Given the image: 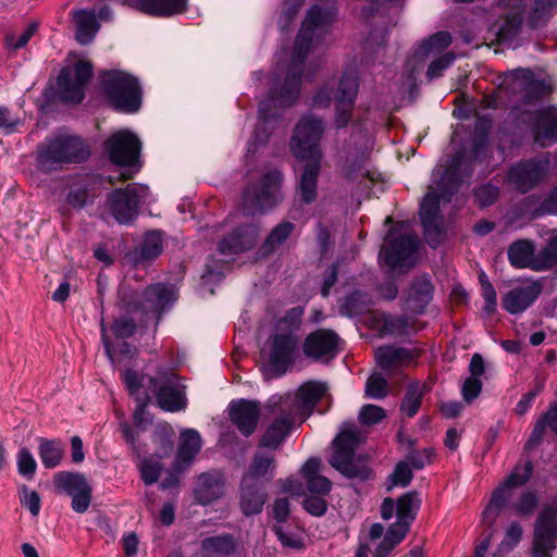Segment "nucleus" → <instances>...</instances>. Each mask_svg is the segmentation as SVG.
<instances>
[{
  "mask_svg": "<svg viewBox=\"0 0 557 557\" xmlns=\"http://www.w3.org/2000/svg\"><path fill=\"white\" fill-rule=\"evenodd\" d=\"M323 133L322 119L308 114L299 120L290 139L293 154L296 159L305 162L296 185V201L300 206H309L318 198V178L322 160L320 140Z\"/></svg>",
  "mask_w": 557,
  "mask_h": 557,
  "instance_id": "obj_1",
  "label": "nucleus"
},
{
  "mask_svg": "<svg viewBox=\"0 0 557 557\" xmlns=\"http://www.w3.org/2000/svg\"><path fill=\"white\" fill-rule=\"evenodd\" d=\"M88 144L78 135L58 134L46 137L36 150V168L44 174H51L70 164H81L90 158Z\"/></svg>",
  "mask_w": 557,
  "mask_h": 557,
  "instance_id": "obj_2",
  "label": "nucleus"
},
{
  "mask_svg": "<svg viewBox=\"0 0 557 557\" xmlns=\"http://www.w3.org/2000/svg\"><path fill=\"white\" fill-rule=\"evenodd\" d=\"M99 85L109 106L119 113H137L143 104L139 79L121 70H104L99 74Z\"/></svg>",
  "mask_w": 557,
  "mask_h": 557,
  "instance_id": "obj_3",
  "label": "nucleus"
},
{
  "mask_svg": "<svg viewBox=\"0 0 557 557\" xmlns=\"http://www.w3.org/2000/svg\"><path fill=\"white\" fill-rule=\"evenodd\" d=\"M358 92V75L355 72H344L339 78L336 91L329 85H323L317 89L312 97V106L325 109L334 100L335 126L337 129L346 128L351 121Z\"/></svg>",
  "mask_w": 557,
  "mask_h": 557,
  "instance_id": "obj_4",
  "label": "nucleus"
},
{
  "mask_svg": "<svg viewBox=\"0 0 557 557\" xmlns=\"http://www.w3.org/2000/svg\"><path fill=\"white\" fill-rule=\"evenodd\" d=\"M304 73L288 66L282 83L272 84L268 97L259 102L258 115L263 122H273L281 116V109L293 107L300 95Z\"/></svg>",
  "mask_w": 557,
  "mask_h": 557,
  "instance_id": "obj_5",
  "label": "nucleus"
},
{
  "mask_svg": "<svg viewBox=\"0 0 557 557\" xmlns=\"http://www.w3.org/2000/svg\"><path fill=\"white\" fill-rule=\"evenodd\" d=\"M148 389L162 411H185L188 406L187 386L183 383V377L173 370L159 369L154 375H150Z\"/></svg>",
  "mask_w": 557,
  "mask_h": 557,
  "instance_id": "obj_6",
  "label": "nucleus"
},
{
  "mask_svg": "<svg viewBox=\"0 0 557 557\" xmlns=\"http://www.w3.org/2000/svg\"><path fill=\"white\" fill-rule=\"evenodd\" d=\"M358 444L359 435L356 430H342L332 442L333 453L329 463L343 476L364 482L372 478V470L355 461Z\"/></svg>",
  "mask_w": 557,
  "mask_h": 557,
  "instance_id": "obj_7",
  "label": "nucleus"
},
{
  "mask_svg": "<svg viewBox=\"0 0 557 557\" xmlns=\"http://www.w3.org/2000/svg\"><path fill=\"white\" fill-rule=\"evenodd\" d=\"M283 173L278 170L265 172L260 180L249 185L243 194V202L250 213H265L282 201Z\"/></svg>",
  "mask_w": 557,
  "mask_h": 557,
  "instance_id": "obj_8",
  "label": "nucleus"
},
{
  "mask_svg": "<svg viewBox=\"0 0 557 557\" xmlns=\"http://www.w3.org/2000/svg\"><path fill=\"white\" fill-rule=\"evenodd\" d=\"M57 494L71 497V508L76 513H85L91 503L92 487L86 475L77 471H59L52 476Z\"/></svg>",
  "mask_w": 557,
  "mask_h": 557,
  "instance_id": "obj_9",
  "label": "nucleus"
},
{
  "mask_svg": "<svg viewBox=\"0 0 557 557\" xmlns=\"http://www.w3.org/2000/svg\"><path fill=\"white\" fill-rule=\"evenodd\" d=\"M103 148L111 163L122 168H133L139 164L141 141L129 129H120L110 135Z\"/></svg>",
  "mask_w": 557,
  "mask_h": 557,
  "instance_id": "obj_10",
  "label": "nucleus"
},
{
  "mask_svg": "<svg viewBox=\"0 0 557 557\" xmlns=\"http://www.w3.org/2000/svg\"><path fill=\"white\" fill-rule=\"evenodd\" d=\"M146 188L128 184L124 188H115L107 195V208L114 220L123 225H131L139 215L141 202L140 191Z\"/></svg>",
  "mask_w": 557,
  "mask_h": 557,
  "instance_id": "obj_11",
  "label": "nucleus"
},
{
  "mask_svg": "<svg viewBox=\"0 0 557 557\" xmlns=\"http://www.w3.org/2000/svg\"><path fill=\"white\" fill-rule=\"evenodd\" d=\"M419 249V240L413 234L394 235L389 232L379 253V261L388 269L395 270L404 267H412L409 262Z\"/></svg>",
  "mask_w": 557,
  "mask_h": 557,
  "instance_id": "obj_12",
  "label": "nucleus"
},
{
  "mask_svg": "<svg viewBox=\"0 0 557 557\" xmlns=\"http://www.w3.org/2000/svg\"><path fill=\"white\" fill-rule=\"evenodd\" d=\"M549 160L530 158L511 164L507 171V181L519 193L527 194L535 188L546 176Z\"/></svg>",
  "mask_w": 557,
  "mask_h": 557,
  "instance_id": "obj_13",
  "label": "nucleus"
},
{
  "mask_svg": "<svg viewBox=\"0 0 557 557\" xmlns=\"http://www.w3.org/2000/svg\"><path fill=\"white\" fill-rule=\"evenodd\" d=\"M106 182L107 178L102 174L86 173L77 176L69 186L66 203L76 211L92 206L104 188Z\"/></svg>",
  "mask_w": 557,
  "mask_h": 557,
  "instance_id": "obj_14",
  "label": "nucleus"
},
{
  "mask_svg": "<svg viewBox=\"0 0 557 557\" xmlns=\"http://www.w3.org/2000/svg\"><path fill=\"white\" fill-rule=\"evenodd\" d=\"M339 343L341 337L335 331L320 327L305 337L302 352L313 361L329 362L339 354Z\"/></svg>",
  "mask_w": 557,
  "mask_h": 557,
  "instance_id": "obj_15",
  "label": "nucleus"
},
{
  "mask_svg": "<svg viewBox=\"0 0 557 557\" xmlns=\"http://www.w3.org/2000/svg\"><path fill=\"white\" fill-rule=\"evenodd\" d=\"M259 234V222L240 223L218 242L216 250L224 256H236L249 251L257 245Z\"/></svg>",
  "mask_w": 557,
  "mask_h": 557,
  "instance_id": "obj_16",
  "label": "nucleus"
},
{
  "mask_svg": "<svg viewBox=\"0 0 557 557\" xmlns=\"http://www.w3.org/2000/svg\"><path fill=\"white\" fill-rule=\"evenodd\" d=\"M471 175L472 169L466 161L465 152L462 150L457 151L436 183V189L442 193L444 203H449L453 200L465 178Z\"/></svg>",
  "mask_w": 557,
  "mask_h": 557,
  "instance_id": "obj_17",
  "label": "nucleus"
},
{
  "mask_svg": "<svg viewBox=\"0 0 557 557\" xmlns=\"http://www.w3.org/2000/svg\"><path fill=\"white\" fill-rule=\"evenodd\" d=\"M298 339L293 333L272 336L269 354V369L274 376L284 375L294 363Z\"/></svg>",
  "mask_w": 557,
  "mask_h": 557,
  "instance_id": "obj_18",
  "label": "nucleus"
},
{
  "mask_svg": "<svg viewBox=\"0 0 557 557\" xmlns=\"http://www.w3.org/2000/svg\"><path fill=\"white\" fill-rule=\"evenodd\" d=\"M260 413V403L257 400L239 398L232 400L228 405L230 420L245 437L256 432Z\"/></svg>",
  "mask_w": 557,
  "mask_h": 557,
  "instance_id": "obj_19",
  "label": "nucleus"
},
{
  "mask_svg": "<svg viewBox=\"0 0 557 557\" xmlns=\"http://www.w3.org/2000/svg\"><path fill=\"white\" fill-rule=\"evenodd\" d=\"M175 300L176 295L173 287L164 283H154L144 289L135 309L160 315L164 310L170 308Z\"/></svg>",
  "mask_w": 557,
  "mask_h": 557,
  "instance_id": "obj_20",
  "label": "nucleus"
},
{
  "mask_svg": "<svg viewBox=\"0 0 557 557\" xmlns=\"http://www.w3.org/2000/svg\"><path fill=\"white\" fill-rule=\"evenodd\" d=\"M225 485V476L219 470L200 473L193 492L194 499L199 505H210L224 495Z\"/></svg>",
  "mask_w": 557,
  "mask_h": 557,
  "instance_id": "obj_21",
  "label": "nucleus"
},
{
  "mask_svg": "<svg viewBox=\"0 0 557 557\" xmlns=\"http://www.w3.org/2000/svg\"><path fill=\"white\" fill-rule=\"evenodd\" d=\"M267 486L264 482L240 479L239 508L244 516L251 517L262 512L268 499Z\"/></svg>",
  "mask_w": 557,
  "mask_h": 557,
  "instance_id": "obj_22",
  "label": "nucleus"
},
{
  "mask_svg": "<svg viewBox=\"0 0 557 557\" xmlns=\"http://www.w3.org/2000/svg\"><path fill=\"white\" fill-rule=\"evenodd\" d=\"M542 289L540 282L511 288L503 296L502 306L510 314L522 313L535 302Z\"/></svg>",
  "mask_w": 557,
  "mask_h": 557,
  "instance_id": "obj_23",
  "label": "nucleus"
},
{
  "mask_svg": "<svg viewBox=\"0 0 557 557\" xmlns=\"http://www.w3.org/2000/svg\"><path fill=\"white\" fill-rule=\"evenodd\" d=\"M163 232L152 230L145 233L141 243L126 255L128 261L135 267H145L157 259L163 251Z\"/></svg>",
  "mask_w": 557,
  "mask_h": 557,
  "instance_id": "obj_24",
  "label": "nucleus"
},
{
  "mask_svg": "<svg viewBox=\"0 0 557 557\" xmlns=\"http://www.w3.org/2000/svg\"><path fill=\"white\" fill-rule=\"evenodd\" d=\"M47 101L54 96L64 104H79L85 99V87L78 84L73 76L72 70L67 66L62 67L57 76V90L50 96L45 94Z\"/></svg>",
  "mask_w": 557,
  "mask_h": 557,
  "instance_id": "obj_25",
  "label": "nucleus"
},
{
  "mask_svg": "<svg viewBox=\"0 0 557 557\" xmlns=\"http://www.w3.org/2000/svg\"><path fill=\"white\" fill-rule=\"evenodd\" d=\"M123 4L154 17H170L187 10L188 0H125Z\"/></svg>",
  "mask_w": 557,
  "mask_h": 557,
  "instance_id": "obj_26",
  "label": "nucleus"
},
{
  "mask_svg": "<svg viewBox=\"0 0 557 557\" xmlns=\"http://www.w3.org/2000/svg\"><path fill=\"white\" fill-rule=\"evenodd\" d=\"M294 421L289 412H281L261 436L258 447L276 450L289 435Z\"/></svg>",
  "mask_w": 557,
  "mask_h": 557,
  "instance_id": "obj_27",
  "label": "nucleus"
},
{
  "mask_svg": "<svg viewBox=\"0 0 557 557\" xmlns=\"http://www.w3.org/2000/svg\"><path fill=\"white\" fill-rule=\"evenodd\" d=\"M337 14L338 8L334 3L313 4L307 11L300 28L309 32L312 36L318 29L329 30L335 23Z\"/></svg>",
  "mask_w": 557,
  "mask_h": 557,
  "instance_id": "obj_28",
  "label": "nucleus"
},
{
  "mask_svg": "<svg viewBox=\"0 0 557 557\" xmlns=\"http://www.w3.org/2000/svg\"><path fill=\"white\" fill-rule=\"evenodd\" d=\"M502 8L506 12L503 14L496 38L500 45H511L518 38L522 28L525 8H523V4Z\"/></svg>",
  "mask_w": 557,
  "mask_h": 557,
  "instance_id": "obj_29",
  "label": "nucleus"
},
{
  "mask_svg": "<svg viewBox=\"0 0 557 557\" xmlns=\"http://www.w3.org/2000/svg\"><path fill=\"white\" fill-rule=\"evenodd\" d=\"M276 467L277 463L273 454L257 451L242 478L264 482L268 485L275 476Z\"/></svg>",
  "mask_w": 557,
  "mask_h": 557,
  "instance_id": "obj_30",
  "label": "nucleus"
},
{
  "mask_svg": "<svg viewBox=\"0 0 557 557\" xmlns=\"http://www.w3.org/2000/svg\"><path fill=\"white\" fill-rule=\"evenodd\" d=\"M434 295V285L426 276H422L412 281L407 298V308L417 314L425 311L428 305L432 301Z\"/></svg>",
  "mask_w": 557,
  "mask_h": 557,
  "instance_id": "obj_31",
  "label": "nucleus"
},
{
  "mask_svg": "<svg viewBox=\"0 0 557 557\" xmlns=\"http://www.w3.org/2000/svg\"><path fill=\"white\" fill-rule=\"evenodd\" d=\"M533 132L536 141H557V107L547 106L535 111Z\"/></svg>",
  "mask_w": 557,
  "mask_h": 557,
  "instance_id": "obj_32",
  "label": "nucleus"
},
{
  "mask_svg": "<svg viewBox=\"0 0 557 557\" xmlns=\"http://www.w3.org/2000/svg\"><path fill=\"white\" fill-rule=\"evenodd\" d=\"M206 557H234L238 553L239 541L231 533L207 536L200 542Z\"/></svg>",
  "mask_w": 557,
  "mask_h": 557,
  "instance_id": "obj_33",
  "label": "nucleus"
},
{
  "mask_svg": "<svg viewBox=\"0 0 557 557\" xmlns=\"http://www.w3.org/2000/svg\"><path fill=\"white\" fill-rule=\"evenodd\" d=\"M201 449V437L197 430L187 429L181 434V442L177 447L173 467L183 471L185 465H189Z\"/></svg>",
  "mask_w": 557,
  "mask_h": 557,
  "instance_id": "obj_34",
  "label": "nucleus"
},
{
  "mask_svg": "<svg viewBox=\"0 0 557 557\" xmlns=\"http://www.w3.org/2000/svg\"><path fill=\"white\" fill-rule=\"evenodd\" d=\"M509 263L516 269L535 270L537 264V255L533 242L529 239L515 240L507 250Z\"/></svg>",
  "mask_w": 557,
  "mask_h": 557,
  "instance_id": "obj_35",
  "label": "nucleus"
},
{
  "mask_svg": "<svg viewBox=\"0 0 557 557\" xmlns=\"http://www.w3.org/2000/svg\"><path fill=\"white\" fill-rule=\"evenodd\" d=\"M546 430L557 437V401L549 403L547 410L537 418L525 443V448L531 449L541 444Z\"/></svg>",
  "mask_w": 557,
  "mask_h": 557,
  "instance_id": "obj_36",
  "label": "nucleus"
},
{
  "mask_svg": "<svg viewBox=\"0 0 557 557\" xmlns=\"http://www.w3.org/2000/svg\"><path fill=\"white\" fill-rule=\"evenodd\" d=\"M327 392V385L320 381L304 383L297 391L296 397L302 413L310 416L318 403Z\"/></svg>",
  "mask_w": 557,
  "mask_h": 557,
  "instance_id": "obj_37",
  "label": "nucleus"
},
{
  "mask_svg": "<svg viewBox=\"0 0 557 557\" xmlns=\"http://www.w3.org/2000/svg\"><path fill=\"white\" fill-rule=\"evenodd\" d=\"M38 443V456L46 469H54L62 463L65 445L60 438H47L39 436L36 438Z\"/></svg>",
  "mask_w": 557,
  "mask_h": 557,
  "instance_id": "obj_38",
  "label": "nucleus"
},
{
  "mask_svg": "<svg viewBox=\"0 0 557 557\" xmlns=\"http://www.w3.org/2000/svg\"><path fill=\"white\" fill-rule=\"evenodd\" d=\"M371 305L369 294L355 289L339 299L338 313L347 318L360 317L370 310Z\"/></svg>",
  "mask_w": 557,
  "mask_h": 557,
  "instance_id": "obj_39",
  "label": "nucleus"
},
{
  "mask_svg": "<svg viewBox=\"0 0 557 557\" xmlns=\"http://www.w3.org/2000/svg\"><path fill=\"white\" fill-rule=\"evenodd\" d=\"M375 358L382 370H391L396 366L410 362L413 359V354L411 349L406 347L385 345L377 348Z\"/></svg>",
  "mask_w": 557,
  "mask_h": 557,
  "instance_id": "obj_40",
  "label": "nucleus"
},
{
  "mask_svg": "<svg viewBox=\"0 0 557 557\" xmlns=\"http://www.w3.org/2000/svg\"><path fill=\"white\" fill-rule=\"evenodd\" d=\"M428 384H421L419 381L410 382L405 391L399 410L408 418H413L422 406L425 394L430 392Z\"/></svg>",
  "mask_w": 557,
  "mask_h": 557,
  "instance_id": "obj_41",
  "label": "nucleus"
},
{
  "mask_svg": "<svg viewBox=\"0 0 557 557\" xmlns=\"http://www.w3.org/2000/svg\"><path fill=\"white\" fill-rule=\"evenodd\" d=\"M76 23V40L86 45L94 39L100 28V24L97 20L96 13L90 10H78L75 13Z\"/></svg>",
  "mask_w": 557,
  "mask_h": 557,
  "instance_id": "obj_42",
  "label": "nucleus"
},
{
  "mask_svg": "<svg viewBox=\"0 0 557 557\" xmlns=\"http://www.w3.org/2000/svg\"><path fill=\"white\" fill-rule=\"evenodd\" d=\"M396 520L412 524L420 509L421 499L417 491H409L396 500Z\"/></svg>",
  "mask_w": 557,
  "mask_h": 557,
  "instance_id": "obj_43",
  "label": "nucleus"
},
{
  "mask_svg": "<svg viewBox=\"0 0 557 557\" xmlns=\"http://www.w3.org/2000/svg\"><path fill=\"white\" fill-rule=\"evenodd\" d=\"M453 42V37L449 32L440 30L426 39L422 40L421 44L417 47L414 51V58L418 60H423L431 52H442L446 48H448Z\"/></svg>",
  "mask_w": 557,
  "mask_h": 557,
  "instance_id": "obj_44",
  "label": "nucleus"
},
{
  "mask_svg": "<svg viewBox=\"0 0 557 557\" xmlns=\"http://www.w3.org/2000/svg\"><path fill=\"white\" fill-rule=\"evenodd\" d=\"M313 36L309 32L299 29L292 53V60L288 66H296L304 73L305 62L312 48Z\"/></svg>",
  "mask_w": 557,
  "mask_h": 557,
  "instance_id": "obj_45",
  "label": "nucleus"
},
{
  "mask_svg": "<svg viewBox=\"0 0 557 557\" xmlns=\"http://www.w3.org/2000/svg\"><path fill=\"white\" fill-rule=\"evenodd\" d=\"M425 243L432 249L440 247L446 236L444 216L420 220Z\"/></svg>",
  "mask_w": 557,
  "mask_h": 557,
  "instance_id": "obj_46",
  "label": "nucleus"
},
{
  "mask_svg": "<svg viewBox=\"0 0 557 557\" xmlns=\"http://www.w3.org/2000/svg\"><path fill=\"white\" fill-rule=\"evenodd\" d=\"M507 490H509V487H505V484L503 486H498L493 492L490 503L482 513L483 521L488 524V528H493L496 518L509 499Z\"/></svg>",
  "mask_w": 557,
  "mask_h": 557,
  "instance_id": "obj_47",
  "label": "nucleus"
},
{
  "mask_svg": "<svg viewBox=\"0 0 557 557\" xmlns=\"http://www.w3.org/2000/svg\"><path fill=\"white\" fill-rule=\"evenodd\" d=\"M413 480V469L407 461H398L392 473L386 478L385 488L391 492L395 487H407Z\"/></svg>",
  "mask_w": 557,
  "mask_h": 557,
  "instance_id": "obj_48",
  "label": "nucleus"
},
{
  "mask_svg": "<svg viewBox=\"0 0 557 557\" xmlns=\"http://www.w3.org/2000/svg\"><path fill=\"white\" fill-rule=\"evenodd\" d=\"M409 326V321L404 315H393L391 313H383L380 319V331L385 335H408Z\"/></svg>",
  "mask_w": 557,
  "mask_h": 557,
  "instance_id": "obj_49",
  "label": "nucleus"
},
{
  "mask_svg": "<svg viewBox=\"0 0 557 557\" xmlns=\"http://www.w3.org/2000/svg\"><path fill=\"white\" fill-rule=\"evenodd\" d=\"M533 534H557V509L545 505L539 512Z\"/></svg>",
  "mask_w": 557,
  "mask_h": 557,
  "instance_id": "obj_50",
  "label": "nucleus"
},
{
  "mask_svg": "<svg viewBox=\"0 0 557 557\" xmlns=\"http://www.w3.org/2000/svg\"><path fill=\"white\" fill-rule=\"evenodd\" d=\"M295 227L289 221L278 223L267 236L263 248L270 252L274 251L290 236Z\"/></svg>",
  "mask_w": 557,
  "mask_h": 557,
  "instance_id": "obj_51",
  "label": "nucleus"
},
{
  "mask_svg": "<svg viewBox=\"0 0 557 557\" xmlns=\"http://www.w3.org/2000/svg\"><path fill=\"white\" fill-rule=\"evenodd\" d=\"M441 201L444 202V197L442 193L436 189V191H428L419 208V218L420 220L425 219H434L443 216L441 213Z\"/></svg>",
  "mask_w": 557,
  "mask_h": 557,
  "instance_id": "obj_52",
  "label": "nucleus"
},
{
  "mask_svg": "<svg viewBox=\"0 0 557 557\" xmlns=\"http://www.w3.org/2000/svg\"><path fill=\"white\" fill-rule=\"evenodd\" d=\"M550 8L534 0L533 7L527 15V27L531 30H536L548 24L552 18Z\"/></svg>",
  "mask_w": 557,
  "mask_h": 557,
  "instance_id": "obj_53",
  "label": "nucleus"
},
{
  "mask_svg": "<svg viewBox=\"0 0 557 557\" xmlns=\"http://www.w3.org/2000/svg\"><path fill=\"white\" fill-rule=\"evenodd\" d=\"M37 461L27 447H21L16 454L17 473L27 481L34 480L37 471Z\"/></svg>",
  "mask_w": 557,
  "mask_h": 557,
  "instance_id": "obj_54",
  "label": "nucleus"
},
{
  "mask_svg": "<svg viewBox=\"0 0 557 557\" xmlns=\"http://www.w3.org/2000/svg\"><path fill=\"white\" fill-rule=\"evenodd\" d=\"M534 465L527 460L523 466L517 465L505 480V487L516 488L525 485L533 475Z\"/></svg>",
  "mask_w": 557,
  "mask_h": 557,
  "instance_id": "obj_55",
  "label": "nucleus"
},
{
  "mask_svg": "<svg viewBox=\"0 0 557 557\" xmlns=\"http://www.w3.org/2000/svg\"><path fill=\"white\" fill-rule=\"evenodd\" d=\"M122 380L129 396L134 400L139 398L141 395H150L149 389L141 391L144 386V375L140 372L128 368L123 372Z\"/></svg>",
  "mask_w": 557,
  "mask_h": 557,
  "instance_id": "obj_56",
  "label": "nucleus"
},
{
  "mask_svg": "<svg viewBox=\"0 0 557 557\" xmlns=\"http://www.w3.org/2000/svg\"><path fill=\"white\" fill-rule=\"evenodd\" d=\"M136 407L133 412V423L134 425L145 432L150 424H152V418L147 411V407L151 404L150 395H141L139 398L135 399Z\"/></svg>",
  "mask_w": 557,
  "mask_h": 557,
  "instance_id": "obj_57",
  "label": "nucleus"
},
{
  "mask_svg": "<svg viewBox=\"0 0 557 557\" xmlns=\"http://www.w3.org/2000/svg\"><path fill=\"white\" fill-rule=\"evenodd\" d=\"M557 534H533L532 557H553Z\"/></svg>",
  "mask_w": 557,
  "mask_h": 557,
  "instance_id": "obj_58",
  "label": "nucleus"
},
{
  "mask_svg": "<svg viewBox=\"0 0 557 557\" xmlns=\"http://www.w3.org/2000/svg\"><path fill=\"white\" fill-rule=\"evenodd\" d=\"M435 450L432 447H425L423 449L410 448L406 455L405 461L414 469L422 470L426 465H431L435 459Z\"/></svg>",
  "mask_w": 557,
  "mask_h": 557,
  "instance_id": "obj_59",
  "label": "nucleus"
},
{
  "mask_svg": "<svg viewBox=\"0 0 557 557\" xmlns=\"http://www.w3.org/2000/svg\"><path fill=\"white\" fill-rule=\"evenodd\" d=\"M557 264V235L548 240L545 247L537 253L535 271L550 269Z\"/></svg>",
  "mask_w": 557,
  "mask_h": 557,
  "instance_id": "obj_60",
  "label": "nucleus"
},
{
  "mask_svg": "<svg viewBox=\"0 0 557 557\" xmlns=\"http://www.w3.org/2000/svg\"><path fill=\"white\" fill-rule=\"evenodd\" d=\"M38 28H39L38 22L33 21L27 25V27L18 36L17 39H15V36L13 34H8L5 36L7 48L14 50V51L24 48L29 42V40L33 38V36L38 32Z\"/></svg>",
  "mask_w": 557,
  "mask_h": 557,
  "instance_id": "obj_61",
  "label": "nucleus"
},
{
  "mask_svg": "<svg viewBox=\"0 0 557 557\" xmlns=\"http://www.w3.org/2000/svg\"><path fill=\"white\" fill-rule=\"evenodd\" d=\"M539 506V496L533 491H524L513 505L516 512L522 517L531 516Z\"/></svg>",
  "mask_w": 557,
  "mask_h": 557,
  "instance_id": "obj_62",
  "label": "nucleus"
},
{
  "mask_svg": "<svg viewBox=\"0 0 557 557\" xmlns=\"http://www.w3.org/2000/svg\"><path fill=\"white\" fill-rule=\"evenodd\" d=\"M366 394L373 399H383L388 394L387 380L381 374H372L366 382Z\"/></svg>",
  "mask_w": 557,
  "mask_h": 557,
  "instance_id": "obj_63",
  "label": "nucleus"
},
{
  "mask_svg": "<svg viewBox=\"0 0 557 557\" xmlns=\"http://www.w3.org/2000/svg\"><path fill=\"white\" fill-rule=\"evenodd\" d=\"M162 469L163 467L161 462L144 459L139 466L140 478L143 482L146 485H152L157 483L161 475Z\"/></svg>",
  "mask_w": 557,
  "mask_h": 557,
  "instance_id": "obj_64",
  "label": "nucleus"
}]
</instances>
